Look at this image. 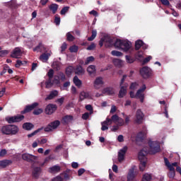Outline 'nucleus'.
Returning a JSON list of instances; mask_svg holds the SVG:
<instances>
[{
  "label": "nucleus",
  "instance_id": "f257e3e1",
  "mask_svg": "<svg viewBox=\"0 0 181 181\" xmlns=\"http://www.w3.org/2000/svg\"><path fill=\"white\" fill-rule=\"evenodd\" d=\"M148 145L150 146V151H145V148H143L139 153V159L140 160L139 169L141 172L145 170V168H146V155L149 152L151 155H155V153H158V152H160V144L158 141H148Z\"/></svg>",
  "mask_w": 181,
  "mask_h": 181
},
{
  "label": "nucleus",
  "instance_id": "f03ea898",
  "mask_svg": "<svg viewBox=\"0 0 181 181\" xmlns=\"http://www.w3.org/2000/svg\"><path fill=\"white\" fill-rule=\"evenodd\" d=\"M115 47L124 52H128V50L131 49V42L128 40H117L115 42Z\"/></svg>",
  "mask_w": 181,
  "mask_h": 181
},
{
  "label": "nucleus",
  "instance_id": "7ed1b4c3",
  "mask_svg": "<svg viewBox=\"0 0 181 181\" xmlns=\"http://www.w3.org/2000/svg\"><path fill=\"white\" fill-rule=\"evenodd\" d=\"M125 78H127V75L123 76V78H122L121 82H120L121 88H120V90L119 92V98H122L125 97V95H127V86H122V84H124V82L125 81Z\"/></svg>",
  "mask_w": 181,
  "mask_h": 181
},
{
  "label": "nucleus",
  "instance_id": "20e7f679",
  "mask_svg": "<svg viewBox=\"0 0 181 181\" xmlns=\"http://www.w3.org/2000/svg\"><path fill=\"white\" fill-rule=\"evenodd\" d=\"M140 74L143 78H149L152 76V69L149 67L144 66L140 70Z\"/></svg>",
  "mask_w": 181,
  "mask_h": 181
},
{
  "label": "nucleus",
  "instance_id": "39448f33",
  "mask_svg": "<svg viewBox=\"0 0 181 181\" xmlns=\"http://www.w3.org/2000/svg\"><path fill=\"white\" fill-rule=\"evenodd\" d=\"M24 118L25 116L18 115L16 116L6 117V120L8 122V124H13V122H21V121H22Z\"/></svg>",
  "mask_w": 181,
  "mask_h": 181
},
{
  "label": "nucleus",
  "instance_id": "423d86ee",
  "mask_svg": "<svg viewBox=\"0 0 181 181\" xmlns=\"http://www.w3.org/2000/svg\"><path fill=\"white\" fill-rule=\"evenodd\" d=\"M60 125V121L55 120L50 124H49L45 128V132H50L51 131H53V129H57V128Z\"/></svg>",
  "mask_w": 181,
  "mask_h": 181
},
{
  "label": "nucleus",
  "instance_id": "0eeeda50",
  "mask_svg": "<svg viewBox=\"0 0 181 181\" xmlns=\"http://www.w3.org/2000/svg\"><path fill=\"white\" fill-rule=\"evenodd\" d=\"M145 90H146V85H143L142 87L139 88L136 93V98H139L141 103H144V100L145 98L144 91H145Z\"/></svg>",
  "mask_w": 181,
  "mask_h": 181
},
{
  "label": "nucleus",
  "instance_id": "6e6552de",
  "mask_svg": "<svg viewBox=\"0 0 181 181\" xmlns=\"http://www.w3.org/2000/svg\"><path fill=\"white\" fill-rule=\"evenodd\" d=\"M127 151H128V147L125 146L118 151L117 159L120 163L124 162V159H125V154L127 153Z\"/></svg>",
  "mask_w": 181,
  "mask_h": 181
},
{
  "label": "nucleus",
  "instance_id": "1a4fd4ad",
  "mask_svg": "<svg viewBox=\"0 0 181 181\" xmlns=\"http://www.w3.org/2000/svg\"><path fill=\"white\" fill-rule=\"evenodd\" d=\"M104 86V81L103 77H97L93 82V87L95 90H100Z\"/></svg>",
  "mask_w": 181,
  "mask_h": 181
},
{
  "label": "nucleus",
  "instance_id": "9d476101",
  "mask_svg": "<svg viewBox=\"0 0 181 181\" xmlns=\"http://www.w3.org/2000/svg\"><path fill=\"white\" fill-rule=\"evenodd\" d=\"M144 117H145V115H144V112H142V110L140 109L137 110L136 112V124H142V121H144Z\"/></svg>",
  "mask_w": 181,
  "mask_h": 181
},
{
  "label": "nucleus",
  "instance_id": "9b49d317",
  "mask_svg": "<svg viewBox=\"0 0 181 181\" xmlns=\"http://www.w3.org/2000/svg\"><path fill=\"white\" fill-rule=\"evenodd\" d=\"M79 99L81 101H83V100H93V95L90 92L82 91L79 94Z\"/></svg>",
  "mask_w": 181,
  "mask_h": 181
},
{
  "label": "nucleus",
  "instance_id": "f8f14e48",
  "mask_svg": "<svg viewBox=\"0 0 181 181\" xmlns=\"http://www.w3.org/2000/svg\"><path fill=\"white\" fill-rule=\"evenodd\" d=\"M57 110V106L56 105H52L49 104L47 105L45 108V113L47 114V115H52L54 111Z\"/></svg>",
  "mask_w": 181,
  "mask_h": 181
},
{
  "label": "nucleus",
  "instance_id": "ddd939ff",
  "mask_svg": "<svg viewBox=\"0 0 181 181\" xmlns=\"http://www.w3.org/2000/svg\"><path fill=\"white\" fill-rule=\"evenodd\" d=\"M22 56V50L19 47H16L11 52V57L19 59Z\"/></svg>",
  "mask_w": 181,
  "mask_h": 181
},
{
  "label": "nucleus",
  "instance_id": "4468645a",
  "mask_svg": "<svg viewBox=\"0 0 181 181\" xmlns=\"http://www.w3.org/2000/svg\"><path fill=\"white\" fill-rule=\"evenodd\" d=\"M37 105H39V103H34L32 105H27L25 110H23L21 112V114H26V112H30V111H32L33 110H35V108H36Z\"/></svg>",
  "mask_w": 181,
  "mask_h": 181
},
{
  "label": "nucleus",
  "instance_id": "2eb2a0df",
  "mask_svg": "<svg viewBox=\"0 0 181 181\" xmlns=\"http://www.w3.org/2000/svg\"><path fill=\"white\" fill-rule=\"evenodd\" d=\"M22 159H23V160H26L27 162H33V160L36 159V156L28 153H25L22 155Z\"/></svg>",
  "mask_w": 181,
  "mask_h": 181
},
{
  "label": "nucleus",
  "instance_id": "dca6fc26",
  "mask_svg": "<svg viewBox=\"0 0 181 181\" xmlns=\"http://www.w3.org/2000/svg\"><path fill=\"white\" fill-rule=\"evenodd\" d=\"M40 173H42V168L40 167L34 168L32 173L33 177H34L35 179H39Z\"/></svg>",
  "mask_w": 181,
  "mask_h": 181
},
{
  "label": "nucleus",
  "instance_id": "f3484780",
  "mask_svg": "<svg viewBox=\"0 0 181 181\" xmlns=\"http://www.w3.org/2000/svg\"><path fill=\"white\" fill-rule=\"evenodd\" d=\"M135 171V166H133L130 168L128 175H127V181H133L135 179V174L134 172Z\"/></svg>",
  "mask_w": 181,
  "mask_h": 181
},
{
  "label": "nucleus",
  "instance_id": "a211bd4d",
  "mask_svg": "<svg viewBox=\"0 0 181 181\" xmlns=\"http://www.w3.org/2000/svg\"><path fill=\"white\" fill-rule=\"evenodd\" d=\"M60 170H62V167H60L59 165H53L52 167H50L48 169V172L49 173H59V172H60Z\"/></svg>",
  "mask_w": 181,
  "mask_h": 181
},
{
  "label": "nucleus",
  "instance_id": "6ab92c4d",
  "mask_svg": "<svg viewBox=\"0 0 181 181\" xmlns=\"http://www.w3.org/2000/svg\"><path fill=\"white\" fill-rule=\"evenodd\" d=\"M18 132H19L18 126L10 124V135H16Z\"/></svg>",
  "mask_w": 181,
  "mask_h": 181
},
{
  "label": "nucleus",
  "instance_id": "aec40b11",
  "mask_svg": "<svg viewBox=\"0 0 181 181\" xmlns=\"http://www.w3.org/2000/svg\"><path fill=\"white\" fill-rule=\"evenodd\" d=\"M114 45V41L110 37H105V47H111Z\"/></svg>",
  "mask_w": 181,
  "mask_h": 181
},
{
  "label": "nucleus",
  "instance_id": "412c9836",
  "mask_svg": "<svg viewBox=\"0 0 181 181\" xmlns=\"http://www.w3.org/2000/svg\"><path fill=\"white\" fill-rule=\"evenodd\" d=\"M1 132L4 135H11V124L3 127L1 128Z\"/></svg>",
  "mask_w": 181,
  "mask_h": 181
},
{
  "label": "nucleus",
  "instance_id": "4be33fe9",
  "mask_svg": "<svg viewBox=\"0 0 181 181\" xmlns=\"http://www.w3.org/2000/svg\"><path fill=\"white\" fill-rule=\"evenodd\" d=\"M57 95H59V92L57 90H52L45 100L46 101H47V100H53V98H54V97H57Z\"/></svg>",
  "mask_w": 181,
  "mask_h": 181
},
{
  "label": "nucleus",
  "instance_id": "5701e85b",
  "mask_svg": "<svg viewBox=\"0 0 181 181\" xmlns=\"http://www.w3.org/2000/svg\"><path fill=\"white\" fill-rule=\"evenodd\" d=\"M74 117L72 115H66L62 118L63 124H70L73 121Z\"/></svg>",
  "mask_w": 181,
  "mask_h": 181
},
{
  "label": "nucleus",
  "instance_id": "b1692460",
  "mask_svg": "<svg viewBox=\"0 0 181 181\" xmlns=\"http://www.w3.org/2000/svg\"><path fill=\"white\" fill-rule=\"evenodd\" d=\"M49 57H50V53H44L40 57V60L41 62H43L44 63H46L47 60H49Z\"/></svg>",
  "mask_w": 181,
  "mask_h": 181
},
{
  "label": "nucleus",
  "instance_id": "393cba45",
  "mask_svg": "<svg viewBox=\"0 0 181 181\" xmlns=\"http://www.w3.org/2000/svg\"><path fill=\"white\" fill-rule=\"evenodd\" d=\"M34 125L32 123L26 122L23 124V129H26V131H30L33 129Z\"/></svg>",
  "mask_w": 181,
  "mask_h": 181
},
{
  "label": "nucleus",
  "instance_id": "a878e982",
  "mask_svg": "<svg viewBox=\"0 0 181 181\" xmlns=\"http://www.w3.org/2000/svg\"><path fill=\"white\" fill-rule=\"evenodd\" d=\"M85 71L84 69H83V66L78 65L76 68L75 74H78V76H82V74H84Z\"/></svg>",
  "mask_w": 181,
  "mask_h": 181
},
{
  "label": "nucleus",
  "instance_id": "bb28decb",
  "mask_svg": "<svg viewBox=\"0 0 181 181\" xmlns=\"http://www.w3.org/2000/svg\"><path fill=\"white\" fill-rule=\"evenodd\" d=\"M102 93L107 95H112V94H114V89H112V88H106L103 90Z\"/></svg>",
  "mask_w": 181,
  "mask_h": 181
},
{
  "label": "nucleus",
  "instance_id": "cd10ccee",
  "mask_svg": "<svg viewBox=\"0 0 181 181\" xmlns=\"http://www.w3.org/2000/svg\"><path fill=\"white\" fill-rule=\"evenodd\" d=\"M49 10L52 12V13H56L57 12V9H59V5L57 4H52L49 6Z\"/></svg>",
  "mask_w": 181,
  "mask_h": 181
},
{
  "label": "nucleus",
  "instance_id": "c85d7f7f",
  "mask_svg": "<svg viewBox=\"0 0 181 181\" xmlns=\"http://www.w3.org/2000/svg\"><path fill=\"white\" fill-rule=\"evenodd\" d=\"M74 71V68L73 66H69L66 69L65 73L68 77H70Z\"/></svg>",
  "mask_w": 181,
  "mask_h": 181
},
{
  "label": "nucleus",
  "instance_id": "c756f323",
  "mask_svg": "<svg viewBox=\"0 0 181 181\" xmlns=\"http://www.w3.org/2000/svg\"><path fill=\"white\" fill-rule=\"evenodd\" d=\"M87 71L89 74H95L96 73V69H95V66L94 65H90L88 68H87Z\"/></svg>",
  "mask_w": 181,
  "mask_h": 181
},
{
  "label": "nucleus",
  "instance_id": "7c9ffc66",
  "mask_svg": "<svg viewBox=\"0 0 181 181\" xmlns=\"http://www.w3.org/2000/svg\"><path fill=\"white\" fill-rule=\"evenodd\" d=\"M45 50V46L42 42H40L39 45L33 48V52H43Z\"/></svg>",
  "mask_w": 181,
  "mask_h": 181
},
{
  "label": "nucleus",
  "instance_id": "2f4dec72",
  "mask_svg": "<svg viewBox=\"0 0 181 181\" xmlns=\"http://www.w3.org/2000/svg\"><path fill=\"white\" fill-rule=\"evenodd\" d=\"M9 163H12V161L9 160H0V168H6Z\"/></svg>",
  "mask_w": 181,
  "mask_h": 181
},
{
  "label": "nucleus",
  "instance_id": "473e14b6",
  "mask_svg": "<svg viewBox=\"0 0 181 181\" xmlns=\"http://www.w3.org/2000/svg\"><path fill=\"white\" fill-rule=\"evenodd\" d=\"M96 37H97V30H93L91 36L88 37V42H93V40H95Z\"/></svg>",
  "mask_w": 181,
  "mask_h": 181
},
{
  "label": "nucleus",
  "instance_id": "72a5a7b5",
  "mask_svg": "<svg viewBox=\"0 0 181 181\" xmlns=\"http://www.w3.org/2000/svg\"><path fill=\"white\" fill-rule=\"evenodd\" d=\"M74 83L77 87H81L82 84L81 80H80L77 76H74Z\"/></svg>",
  "mask_w": 181,
  "mask_h": 181
},
{
  "label": "nucleus",
  "instance_id": "f704fd0d",
  "mask_svg": "<svg viewBox=\"0 0 181 181\" xmlns=\"http://www.w3.org/2000/svg\"><path fill=\"white\" fill-rule=\"evenodd\" d=\"M113 63L115 66H117V67H121L122 64H124V62H122V60L118 59H115L113 60Z\"/></svg>",
  "mask_w": 181,
  "mask_h": 181
},
{
  "label": "nucleus",
  "instance_id": "c9c22d12",
  "mask_svg": "<svg viewBox=\"0 0 181 181\" xmlns=\"http://www.w3.org/2000/svg\"><path fill=\"white\" fill-rule=\"evenodd\" d=\"M142 45H144V42L142 40H139L136 41V42H135L136 50H139V49H141V47H142Z\"/></svg>",
  "mask_w": 181,
  "mask_h": 181
},
{
  "label": "nucleus",
  "instance_id": "e433bc0d",
  "mask_svg": "<svg viewBox=\"0 0 181 181\" xmlns=\"http://www.w3.org/2000/svg\"><path fill=\"white\" fill-rule=\"evenodd\" d=\"M172 169L168 168L170 172L168 173V177H170V179H173V177H175V168L174 167H171Z\"/></svg>",
  "mask_w": 181,
  "mask_h": 181
},
{
  "label": "nucleus",
  "instance_id": "4c0bfd02",
  "mask_svg": "<svg viewBox=\"0 0 181 181\" xmlns=\"http://www.w3.org/2000/svg\"><path fill=\"white\" fill-rule=\"evenodd\" d=\"M74 39H76V37L73 36V35L71 34V32H69L66 33V40H68V42H73Z\"/></svg>",
  "mask_w": 181,
  "mask_h": 181
},
{
  "label": "nucleus",
  "instance_id": "58836bf2",
  "mask_svg": "<svg viewBox=\"0 0 181 181\" xmlns=\"http://www.w3.org/2000/svg\"><path fill=\"white\" fill-rule=\"evenodd\" d=\"M112 56H115L116 57H121L122 56V52L117 50H113L111 52Z\"/></svg>",
  "mask_w": 181,
  "mask_h": 181
},
{
  "label": "nucleus",
  "instance_id": "ea45409f",
  "mask_svg": "<svg viewBox=\"0 0 181 181\" xmlns=\"http://www.w3.org/2000/svg\"><path fill=\"white\" fill-rule=\"evenodd\" d=\"M152 180V175L146 173L143 175V181H151Z\"/></svg>",
  "mask_w": 181,
  "mask_h": 181
},
{
  "label": "nucleus",
  "instance_id": "a19ab883",
  "mask_svg": "<svg viewBox=\"0 0 181 181\" xmlns=\"http://www.w3.org/2000/svg\"><path fill=\"white\" fill-rule=\"evenodd\" d=\"M118 119H119V117L117 115H112L110 119V120H112V123L114 122V124H117V122H118Z\"/></svg>",
  "mask_w": 181,
  "mask_h": 181
},
{
  "label": "nucleus",
  "instance_id": "79ce46f5",
  "mask_svg": "<svg viewBox=\"0 0 181 181\" xmlns=\"http://www.w3.org/2000/svg\"><path fill=\"white\" fill-rule=\"evenodd\" d=\"M69 50L71 53H77V52H78V47L76 45L71 46Z\"/></svg>",
  "mask_w": 181,
  "mask_h": 181
},
{
  "label": "nucleus",
  "instance_id": "37998d69",
  "mask_svg": "<svg viewBox=\"0 0 181 181\" xmlns=\"http://www.w3.org/2000/svg\"><path fill=\"white\" fill-rule=\"evenodd\" d=\"M70 9V7L69 6H65L64 7L61 11H60V13L61 15H66V13H67L69 12V10Z\"/></svg>",
  "mask_w": 181,
  "mask_h": 181
},
{
  "label": "nucleus",
  "instance_id": "c03bdc74",
  "mask_svg": "<svg viewBox=\"0 0 181 181\" xmlns=\"http://www.w3.org/2000/svg\"><path fill=\"white\" fill-rule=\"evenodd\" d=\"M53 84H54L53 83V81H52V79L48 78L47 81L45 83V86L47 88H50V87L53 86Z\"/></svg>",
  "mask_w": 181,
  "mask_h": 181
},
{
  "label": "nucleus",
  "instance_id": "a18cd8bd",
  "mask_svg": "<svg viewBox=\"0 0 181 181\" xmlns=\"http://www.w3.org/2000/svg\"><path fill=\"white\" fill-rule=\"evenodd\" d=\"M94 62V57L90 56L86 58V60L85 62V64H90V63H93Z\"/></svg>",
  "mask_w": 181,
  "mask_h": 181
},
{
  "label": "nucleus",
  "instance_id": "49530a36",
  "mask_svg": "<svg viewBox=\"0 0 181 181\" xmlns=\"http://www.w3.org/2000/svg\"><path fill=\"white\" fill-rule=\"evenodd\" d=\"M61 176H64V181L70 180V175L67 173H61Z\"/></svg>",
  "mask_w": 181,
  "mask_h": 181
},
{
  "label": "nucleus",
  "instance_id": "de8ad7c7",
  "mask_svg": "<svg viewBox=\"0 0 181 181\" xmlns=\"http://www.w3.org/2000/svg\"><path fill=\"white\" fill-rule=\"evenodd\" d=\"M116 124H117L118 127H122V125H124L125 122L124 121V119L119 117V119Z\"/></svg>",
  "mask_w": 181,
  "mask_h": 181
},
{
  "label": "nucleus",
  "instance_id": "09e8293b",
  "mask_svg": "<svg viewBox=\"0 0 181 181\" xmlns=\"http://www.w3.org/2000/svg\"><path fill=\"white\" fill-rule=\"evenodd\" d=\"M52 181H64V179L63 178V177H62V174H60L59 175H57V177L52 178Z\"/></svg>",
  "mask_w": 181,
  "mask_h": 181
},
{
  "label": "nucleus",
  "instance_id": "8fccbe9b",
  "mask_svg": "<svg viewBox=\"0 0 181 181\" xmlns=\"http://www.w3.org/2000/svg\"><path fill=\"white\" fill-rule=\"evenodd\" d=\"M102 124H104L105 125H106L107 127H108V125H111V124H112V122L111 120V119L110 118H107L105 119V121L103 122Z\"/></svg>",
  "mask_w": 181,
  "mask_h": 181
},
{
  "label": "nucleus",
  "instance_id": "3c124183",
  "mask_svg": "<svg viewBox=\"0 0 181 181\" xmlns=\"http://www.w3.org/2000/svg\"><path fill=\"white\" fill-rule=\"evenodd\" d=\"M54 75V71L53 69H49L47 73V76H48L49 78L52 79Z\"/></svg>",
  "mask_w": 181,
  "mask_h": 181
},
{
  "label": "nucleus",
  "instance_id": "603ef678",
  "mask_svg": "<svg viewBox=\"0 0 181 181\" xmlns=\"http://www.w3.org/2000/svg\"><path fill=\"white\" fill-rule=\"evenodd\" d=\"M164 162H165V166H167L168 169L172 170V165H170V163L169 162V160H168L167 158H164Z\"/></svg>",
  "mask_w": 181,
  "mask_h": 181
},
{
  "label": "nucleus",
  "instance_id": "864d4df0",
  "mask_svg": "<svg viewBox=\"0 0 181 181\" xmlns=\"http://www.w3.org/2000/svg\"><path fill=\"white\" fill-rule=\"evenodd\" d=\"M9 53V51L4 49V50H1L0 51V57H5L6 54Z\"/></svg>",
  "mask_w": 181,
  "mask_h": 181
},
{
  "label": "nucleus",
  "instance_id": "5fc2aeb1",
  "mask_svg": "<svg viewBox=\"0 0 181 181\" xmlns=\"http://www.w3.org/2000/svg\"><path fill=\"white\" fill-rule=\"evenodd\" d=\"M42 112H43V110L42 108L36 109L33 111L34 115H40Z\"/></svg>",
  "mask_w": 181,
  "mask_h": 181
},
{
  "label": "nucleus",
  "instance_id": "6e6d98bb",
  "mask_svg": "<svg viewBox=\"0 0 181 181\" xmlns=\"http://www.w3.org/2000/svg\"><path fill=\"white\" fill-rule=\"evenodd\" d=\"M54 84H60V78L59 76H55L54 81H52Z\"/></svg>",
  "mask_w": 181,
  "mask_h": 181
},
{
  "label": "nucleus",
  "instance_id": "4d7b16f0",
  "mask_svg": "<svg viewBox=\"0 0 181 181\" xmlns=\"http://www.w3.org/2000/svg\"><path fill=\"white\" fill-rule=\"evenodd\" d=\"M54 23L59 26V25H60V16H59L58 15L55 16L54 18Z\"/></svg>",
  "mask_w": 181,
  "mask_h": 181
},
{
  "label": "nucleus",
  "instance_id": "13d9d810",
  "mask_svg": "<svg viewBox=\"0 0 181 181\" xmlns=\"http://www.w3.org/2000/svg\"><path fill=\"white\" fill-rule=\"evenodd\" d=\"M139 87V85L136 83H132L130 86V90H136Z\"/></svg>",
  "mask_w": 181,
  "mask_h": 181
},
{
  "label": "nucleus",
  "instance_id": "bf43d9fd",
  "mask_svg": "<svg viewBox=\"0 0 181 181\" xmlns=\"http://www.w3.org/2000/svg\"><path fill=\"white\" fill-rule=\"evenodd\" d=\"M58 77L60 78L62 81H64L66 80V75L63 72H59Z\"/></svg>",
  "mask_w": 181,
  "mask_h": 181
},
{
  "label": "nucleus",
  "instance_id": "052dcab7",
  "mask_svg": "<svg viewBox=\"0 0 181 181\" xmlns=\"http://www.w3.org/2000/svg\"><path fill=\"white\" fill-rule=\"evenodd\" d=\"M38 132H40V129L34 131L33 133L28 134V138H32V136H35V135H36V134H37Z\"/></svg>",
  "mask_w": 181,
  "mask_h": 181
},
{
  "label": "nucleus",
  "instance_id": "680f3d73",
  "mask_svg": "<svg viewBox=\"0 0 181 181\" xmlns=\"http://www.w3.org/2000/svg\"><path fill=\"white\" fill-rule=\"evenodd\" d=\"M126 61L127 63H134V58L131 57L130 56L126 55Z\"/></svg>",
  "mask_w": 181,
  "mask_h": 181
},
{
  "label": "nucleus",
  "instance_id": "e2e57ef3",
  "mask_svg": "<svg viewBox=\"0 0 181 181\" xmlns=\"http://www.w3.org/2000/svg\"><path fill=\"white\" fill-rule=\"evenodd\" d=\"M91 113L86 112L83 115H82V119H88V117H90Z\"/></svg>",
  "mask_w": 181,
  "mask_h": 181
},
{
  "label": "nucleus",
  "instance_id": "0e129e2a",
  "mask_svg": "<svg viewBox=\"0 0 181 181\" xmlns=\"http://www.w3.org/2000/svg\"><path fill=\"white\" fill-rule=\"evenodd\" d=\"M95 49V44L94 42H92L88 47L87 50H94Z\"/></svg>",
  "mask_w": 181,
  "mask_h": 181
},
{
  "label": "nucleus",
  "instance_id": "69168bd1",
  "mask_svg": "<svg viewBox=\"0 0 181 181\" xmlns=\"http://www.w3.org/2000/svg\"><path fill=\"white\" fill-rule=\"evenodd\" d=\"M67 49V44L66 42H64L62 45L61 46V52L63 53L64 50Z\"/></svg>",
  "mask_w": 181,
  "mask_h": 181
},
{
  "label": "nucleus",
  "instance_id": "338daca9",
  "mask_svg": "<svg viewBox=\"0 0 181 181\" xmlns=\"http://www.w3.org/2000/svg\"><path fill=\"white\" fill-rule=\"evenodd\" d=\"M104 43L105 44V37H102L99 42V45L100 46V47H103V46H104Z\"/></svg>",
  "mask_w": 181,
  "mask_h": 181
},
{
  "label": "nucleus",
  "instance_id": "774afa93",
  "mask_svg": "<svg viewBox=\"0 0 181 181\" xmlns=\"http://www.w3.org/2000/svg\"><path fill=\"white\" fill-rule=\"evenodd\" d=\"M57 103H58L59 104H60V105H62L63 103H64V98L62 97L61 98H58L57 100Z\"/></svg>",
  "mask_w": 181,
  "mask_h": 181
}]
</instances>
